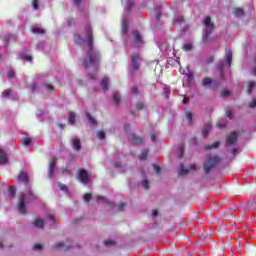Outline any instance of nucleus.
Returning a JSON list of instances; mask_svg holds the SVG:
<instances>
[{
	"label": "nucleus",
	"mask_w": 256,
	"mask_h": 256,
	"mask_svg": "<svg viewBox=\"0 0 256 256\" xmlns=\"http://www.w3.org/2000/svg\"><path fill=\"white\" fill-rule=\"evenodd\" d=\"M235 153H237V148H234L233 150H232V155L235 157Z\"/></svg>",
	"instance_id": "69168bd1"
},
{
	"label": "nucleus",
	"mask_w": 256,
	"mask_h": 256,
	"mask_svg": "<svg viewBox=\"0 0 256 256\" xmlns=\"http://www.w3.org/2000/svg\"><path fill=\"white\" fill-rule=\"evenodd\" d=\"M71 247L69 244H65L63 242H58L54 245L55 249H69Z\"/></svg>",
	"instance_id": "dca6fc26"
},
{
	"label": "nucleus",
	"mask_w": 256,
	"mask_h": 256,
	"mask_svg": "<svg viewBox=\"0 0 256 256\" xmlns=\"http://www.w3.org/2000/svg\"><path fill=\"white\" fill-rule=\"evenodd\" d=\"M225 122H217V127H218V129H223V127H225Z\"/></svg>",
	"instance_id": "864d4df0"
},
{
	"label": "nucleus",
	"mask_w": 256,
	"mask_h": 256,
	"mask_svg": "<svg viewBox=\"0 0 256 256\" xmlns=\"http://www.w3.org/2000/svg\"><path fill=\"white\" fill-rule=\"evenodd\" d=\"M73 149L75 151H81V140L77 137L72 138Z\"/></svg>",
	"instance_id": "f8f14e48"
},
{
	"label": "nucleus",
	"mask_w": 256,
	"mask_h": 256,
	"mask_svg": "<svg viewBox=\"0 0 256 256\" xmlns=\"http://www.w3.org/2000/svg\"><path fill=\"white\" fill-rule=\"evenodd\" d=\"M210 131H211V124L207 123L205 124L202 130V135H209Z\"/></svg>",
	"instance_id": "aec40b11"
},
{
	"label": "nucleus",
	"mask_w": 256,
	"mask_h": 256,
	"mask_svg": "<svg viewBox=\"0 0 256 256\" xmlns=\"http://www.w3.org/2000/svg\"><path fill=\"white\" fill-rule=\"evenodd\" d=\"M32 33L35 35H43L45 33V30L43 28L35 27L32 29Z\"/></svg>",
	"instance_id": "412c9836"
},
{
	"label": "nucleus",
	"mask_w": 256,
	"mask_h": 256,
	"mask_svg": "<svg viewBox=\"0 0 256 256\" xmlns=\"http://www.w3.org/2000/svg\"><path fill=\"white\" fill-rule=\"evenodd\" d=\"M16 191L14 187L9 188V197H15Z\"/></svg>",
	"instance_id": "a19ab883"
},
{
	"label": "nucleus",
	"mask_w": 256,
	"mask_h": 256,
	"mask_svg": "<svg viewBox=\"0 0 256 256\" xmlns=\"http://www.w3.org/2000/svg\"><path fill=\"white\" fill-rule=\"evenodd\" d=\"M18 180H19V181H23L24 185H27V173L21 172V173L18 175Z\"/></svg>",
	"instance_id": "a211bd4d"
},
{
	"label": "nucleus",
	"mask_w": 256,
	"mask_h": 256,
	"mask_svg": "<svg viewBox=\"0 0 256 256\" xmlns=\"http://www.w3.org/2000/svg\"><path fill=\"white\" fill-rule=\"evenodd\" d=\"M226 115L229 119H232L233 114L231 113V110H226Z\"/></svg>",
	"instance_id": "6e6d98bb"
},
{
	"label": "nucleus",
	"mask_w": 256,
	"mask_h": 256,
	"mask_svg": "<svg viewBox=\"0 0 256 256\" xmlns=\"http://www.w3.org/2000/svg\"><path fill=\"white\" fill-rule=\"evenodd\" d=\"M105 136H106V134L103 130H100L97 132L98 139L103 140V139H105Z\"/></svg>",
	"instance_id": "2f4dec72"
},
{
	"label": "nucleus",
	"mask_w": 256,
	"mask_h": 256,
	"mask_svg": "<svg viewBox=\"0 0 256 256\" xmlns=\"http://www.w3.org/2000/svg\"><path fill=\"white\" fill-rule=\"evenodd\" d=\"M32 5H33V9H35V10L39 9V3L37 0H33Z\"/></svg>",
	"instance_id": "49530a36"
},
{
	"label": "nucleus",
	"mask_w": 256,
	"mask_h": 256,
	"mask_svg": "<svg viewBox=\"0 0 256 256\" xmlns=\"http://www.w3.org/2000/svg\"><path fill=\"white\" fill-rule=\"evenodd\" d=\"M221 95H222V97H226V95H229V91L223 90V91L221 92Z\"/></svg>",
	"instance_id": "bf43d9fd"
},
{
	"label": "nucleus",
	"mask_w": 256,
	"mask_h": 256,
	"mask_svg": "<svg viewBox=\"0 0 256 256\" xmlns=\"http://www.w3.org/2000/svg\"><path fill=\"white\" fill-rule=\"evenodd\" d=\"M132 93H133L134 95H137V87H133V88H132Z\"/></svg>",
	"instance_id": "052dcab7"
},
{
	"label": "nucleus",
	"mask_w": 256,
	"mask_h": 256,
	"mask_svg": "<svg viewBox=\"0 0 256 256\" xmlns=\"http://www.w3.org/2000/svg\"><path fill=\"white\" fill-rule=\"evenodd\" d=\"M113 100L115 101V103H119L121 101V96L119 95V93L113 94Z\"/></svg>",
	"instance_id": "f704fd0d"
},
{
	"label": "nucleus",
	"mask_w": 256,
	"mask_h": 256,
	"mask_svg": "<svg viewBox=\"0 0 256 256\" xmlns=\"http://www.w3.org/2000/svg\"><path fill=\"white\" fill-rule=\"evenodd\" d=\"M157 215H159V211L153 210V211H152V217H153V219H155V217H157Z\"/></svg>",
	"instance_id": "4d7b16f0"
},
{
	"label": "nucleus",
	"mask_w": 256,
	"mask_h": 256,
	"mask_svg": "<svg viewBox=\"0 0 256 256\" xmlns=\"http://www.w3.org/2000/svg\"><path fill=\"white\" fill-rule=\"evenodd\" d=\"M255 205V203H253L252 201L248 202V207H253Z\"/></svg>",
	"instance_id": "e2e57ef3"
},
{
	"label": "nucleus",
	"mask_w": 256,
	"mask_h": 256,
	"mask_svg": "<svg viewBox=\"0 0 256 256\" xmlns=\"http://www.w3.org/2000/svg\"><path fill=\"white\" fill-rule=\"evenodd\" d=\"M101 87L103 91H107L109 89V79L107 77H104L101 81Z\"/></svg>",
	"instance_id": "2eb2a0df"
},
{
	"label": "nucleus",
	"mask_w": 256,
	"mask_h": 256,
	"mask_svg": "<svg viewBox=\"0 0 256 256\" xmlns=\"http://www.w3.org/2000/svg\"><path fill=\"white\" fill-rule=\"evenodd\" d=\"M186 119L188 120V123H192V121H193V114H191V112H187Z\"/></svg>",
	"instance_id": "79ce46f5"
},
{
	"label": "nucleus",
	"mask_w": 256,
	"mask_h": 256,
	"mask_svg": "<svg viewBox=\"0 0 256 256\" xmlns=\"http://www.w3.org/2000/svg\"><path fill=\"white\" fill-rule=\"evenodd\" d=\"M131 140H132V143H134V144L141 143L143 141V139H141V137H137L135 135L131 136Z\"/></svg>",
	"instance_id": "c756f323"
},
{
	"label": "nucleus",
	"mask_w": 256,
	"mask_h": 256,
	"mask_svg": "<svg viewBox=\"0 0 256 256\" xmlns=\"http://www.w3.org/2000/svg\"><path fill=\"white\" fill-rule=\"evenodd\" d=\"M76 5H79L81 3V0H73Z\"/></svg>",
	"instance_id": "338daca9"
},
{
	"label": "nucleus",
	"mask_w": 256,
	"mask_h": 256,
	"mask_svg": "<svg viewBox=\"0 0 256 256\" xmlns=\"http://www.w3.org/2000/svg\"><path fill=\"white\" fill-rule=\"evenodd\" d=\"M151 141H157V137L155 136V134L151 135Z\"/></svg>",
	"instance_id": "680f3d73"
},
{
	"label": "nucleus",
	"mask_w": 256,
	"mask_h": 256,
	"mask_svg": "<svg viewBox=\"0 0 256 256\" xmlns=\"http://www.w3.org/2000/svg\"><path fill=\"white\" fill-rule=\"evenodd\" d=\"M41 249H43V245L41 244L34 245V251H41Z\"/></svg>",
	"instance_id": "09e8293b"
},
{
	"label": "nucleus",
	"mask_w": 256,
	"mask_h": 256,
	"mask_svg": "<svg viewBox=\"0 0 256 256\" xmlns=\"http://www.w3.org/2000/svg\"><path fill=\"white\" fill-rule=\"evenodd\" d=\"M233 13H234L235 17H242V15H243V9H241V8H236V9H234Z\"/></svg>",
	"instance_id": "bb28decb"
},
{
	"label": "nucleus",
	"mask_w": 256,
	"mask_h": 256,
	"mask_svg": "<svg viewBox=\"0 0 256 256\" xmlns=\"http://www.w3.org/2000/svg\"><path fill=\"white\" fill-rule=\"evenodd\" d=\"M122 3L125 5L127 11H131V7H133L132 0H122Z\"/></svg>",
	"instance_id": "6ab92c4d"
},
{
	"label": "nucleus",
	"mask_w": 256,
	"mask_h": 256,
	"mask_svg": "<svg viewBox=\"0 0 256 256\" xmlns=\"http://www.w3.org/2000/svg\"><path fill=\"white\" fill-rule=\"evenodd\" d=\"M77 179H78V181H80L81 183H84V185H86V183H89V181H90L89 173H87L85 170H80L77 173Z\"/></svg>",
	"instance_id": "423d86ee"
},
{
	"label": "nucleus",
	"mask_w": 256,
	"mask_h": 256,
	"mask_svg": "<svg viewBox=\"0 0 256 256\" xmlns=\"http://www.w3.org/2000/svg\"><path fill=\"white\" fill-rule=\"evenodd\" d=\"M188 79H193V74L189 73V74H186Z\"/></svg>",
	"instance_id": "0e129e2a"
},
{
	"label": "nucleus",
	"mask_w": 256,
	"mask_h": 256,
	"mask_svg": "<svg viewBox=\"0 0 256 256\" xmlns=\"http://www.w3.org/2000/svg\"><path fill=\"white\" fill-rule=\"evenodd\" d=\"M219 161H221V158H219V156H207L206 161L204 163V171L205 173H209L211 171V169H213V167H215V165H217V163H219Z\"/></svg>",
	"instance_id": "20e7f679"
},
{
	"label": "nucleus",
	"mask_w": 256,
	"mask_h": 256,
	"mask_svg": "<svg viewBox=\"0 0 256 256\" xmlns=\"http://www.w3.org/2000/svg\"><path fill=\"white\" fill-rule=\"evenodd\" d=\"M22 61H31V56L27 55V54H23L21 56Z\"/></svg>",
	"instance_id": "37998d69"
},
{
	"label": "nucleus",
	"mask_w": 256,
	"mask_h": 256,
	"mask_svg": "<svg viewBox=\"0 0 256 256\" xmlns=\"http://www.w3.org/2000/svg\"><path fill=\"white\" fill-rule=\"evenodd\" d=\"M249 107H250V109H255V107H256V99H253V100L249 103Z\"/></svg>",
	"instance_id": "a18cd8bd"
},
{
	"label": "nucleus",
	"mask_w": 256,
	"mask_h": 256,
	"mask_svg": "<svg viewBox=\"0 0 256 256\" xmlns=\"http://www.w3.org/2000/svg\"><path fill=\"white\" fill-rule=\"evenodd\" d=\"M86 39L81 37V35L76 34L74 36V41L77 45H84L86 51V57L82 60L83 67H94L97 69L99 65V52L93 49V31L91 26H87L85 29Z\"/></svg>",
	"instance_id": "f257e3e1"
},
{
	"label": "nucleus",
	"mask_w": 256,
	"mask_h": 256,
	"mask_svg": "<svg viewBox=\"0 0 256 256\" xmlns=\"http://www.w3.org/2000/svg\"><path fill=\"white\" fill-rule=\"evenodd\" d=\"M9 95H11V90H5L4 92H2V97H4L5 99H7Z\"/></svg>",
	"instance_id": "c03bdc74"
},
{
	"label": "nucleus",
	"mask_w": 256,
	"mask_h": 256,
	"mask_svg": "<svg viewBox=\"0 0 256 256\" xmlns=\"http://www.w3.org/2000/svg\"><path fill=\"white\" fill-rule=\"evenodd\" d=\"M225 60H226V64L225 61L221 60L218 63V71L221 75H223V67H231V61H233V51H231V48H226L225 49Z\"/></svg>",
	"instance_id": "7ed1b4c3"
},
{
	"label": "nucleus",
	"mask_w": 256,
	"mask_h": 256,
	"mask_svg": "<svg viewBox=\"0 0 256 256\" xmlns=\"http://www.w3.org/2000/svg\"><path fill=\"white\" fill-rule=\"evenodd\" d=\"M33 225H34V227H37L38 229H43L45 222L43 221V219L37 217L33 220Z\"/></svg>",
	"instance_id": "ddd939ff"
},
{
	"label": "nucleus",
	"mask_w": 256,
	"mask_h": 256,
	"mask_svg": "<svg viewBox=\"0 0 256 256\" xmlns=\"http://www.w3.org/2000/svg\"><path fill=\"white\" fill-rule=\"evenodd\" d=\"M195 169H197V165H195V164H192L190 166V169H185L183 167V164H181L179 166V173H180V175H187V173H189V171H195Z\"/></svg>",
	"instance_id": "9b49d317"
},
{
	"label": "nucleus",
	"mask_w": 256,
	"mask_h": 256,
	"mask_svg": "<svg viewBox=\"0 0 256 256\" xmlns=\"http://www.w3.org/2000/svg\"><path fill=\"white\" fill-rule=\"evenodd\" d=\"M127 29H129V20L127 18H122V35L127 34Z\"/></svg>",
	"instance_id": "4468645a"
},
{
	"label": "nucleus",
	"mask_w": 256,
	"mask_h": 256,
	"mask_svg": "<svg viewBox=\"0 0 256 256\" xmlns=\"http://www.w3.org/2000/svg\"><path fill=\"white\" fill-rule=\"evenodd\" d=\"M96 203L101 204V203H106L109 204V201L105 199L103 196H97L96 197Z\"/></svg>",
	"instance_id": "5701e85b"
},
{
	"label": "nucleus",
	"mask_w": 256,
	"mask_h": 256,
	"mask_svg": "<svg viewBox=\"0 0 256 256\" xmlns=\"http://www.w3.org/2000/svg\"><path fill=\"white\" fill-rule=\"evenodd\" d=\"M139 61H141V58L139 57V54H134L131 57V69L134 71H137L139 69Z\"/></svg>",
	"instance_id": "6e6552de"
},
{
	"label": "nucleus",
	"mask_w": 256,
	"mask_h": 256,
	"mask_svg": "<svg viewBox=\"0 0 256 256\" xmlns=\"http://www.w3.org/2000/svg\"><path fill=\"white\" fill-rule=\"evenodd\" d=\"M49 221L50 225H54L56 219H55V216H53V214H49L47 217H46V222Z\"/></svg>",
	"instance_id": "a878e982"
},
{
	"label": "nucleus",
	"mask_w": 256,
	"mask_h": 256,
	"mask_svg": "<svg viewBox=\"0 0 256 256\" xmlns=\"http://www.w3.org/2000/svg\"><path fill=\"white\" fill-rule=\"evenodd\" d=\"M220 144V142H214L211 146H207L206 149H217Z\"/></svg>",
	"instance_id": "e433bc0d"
},
{
	"label": "nucleus",
	"mask_w": 256,
	"mask_h": 256,
	"mask_svg": "<svg viewBox=\"0 0 256 256\" xmlns=\"http://www.w3.org/2000/svg\"><path fill=\"white\" fill-rule=\"evenodd\" d=\"M137 109H143L144 105L143 103L139 102L136 104Z\"/></svg>",
	"instance_id": "13d9d810"
},
{
	"label": "nucleus",
	"mask_w": 256,
	"mask_h": 256,
	"mask_svg": "<svg viewBox=\"0 0 256 256\" xmlns=\"http://www.w3.org/2000/svg\"><path fill=\"white\" fill-rule=\"evenodd\" d=\"M204 25L206 29L203 32V41L204 43H207V41H209V35H211V31H213V23L211 22L210 17H206L204 19Z\"/></svg>",
	"instance_id": "39448f33"
},
{
	"label": "nucleus",
	"mask_w": 256,
	"mask_h": 256,
	"mask_svg": "<svg viewBox=\"0 0 256 256\" xmlns=\"http://www.w3.org/2000/svg\"><path fill=\"white\" fill-rule=\"evenodd\" d=\"M141 186L144 188V189H149V181L148 180H143L141 182Z\"/></svg>",
	"instance_id": "ea45409f"
},
{
	"label": "nucleus",
	"mask_w": 256,
	"mask_h": 256,
	"mask_svg": "<svg viewBox=\"0 0 256 256\" xmlns=\"http://www.w3.org/2000/svg\"><path fill=\"white\" fill-rule=\"evenodd\" d=\"M239 137V133L237 132H231L227 139H226V145L229 147V145H235L237 143V138Z\"/></svg>",
	"instance_id": "0eeeda50"
},
{
	"label": "nucleus",
	"mask_w": 256,
	"mask_h": 256,
	"mask_svg": "<svg viewBox=\"0 0 256 256\" xmlns=\"http://www.w3.org/2000/svg\"><path fill=\"white\" fill-rule=\"evenodd\" d=\"M133 37H134V45L136 47H141L143 45V38L141 37V34H139V31H134Z\"/></svg>",
	"instance_id": "9d476101"
},
{
	"label": "nucleus",
	"mask_w": 256,
	"mask_h": 256,
	"mask_svg": "<svg viewBox=\"0 0 256 256\" xmlns=\"http://www.w3.org/2000/svg\"><path fill=\"white\" fill-rule=\"evenodd\" d=\"M86 117L90 125L95 127L97 125V122L95 121V118H92L89 113H86Z\"/></svg>",
	"instance_id": "4be33fe9"
},
{
	"label": "nucleus",
	"mask_w": 256,
	"mask_h": 256,
	"mask_svg": "<svg viewBox=\"0 0 256 256\" xmlns=\"http://www.w3.org/2000/svg\"><path fill=\"white\" fill-rule=\"evenodd\" d=\"M104 245L106 247H113L115 245V241H113V240H105L104 241Z\"/></svg>",
	"instance_id": "72a5a7b5"
},
{
	"label": "nucleus",
	"mask_w": 256,
	"mask_h": 256,
	"mask_svg": "<svg viewBox=\"0 0 256 256\" xmlns=\"http://www.w3.org/2000/svg\"><path fill=\"white\" fill-rule=\"evenodd\" d=\"M55 165H57V159L52 158L49 162V168H48V177L50 179H53V173L55 171Z\"/></svg>",
	"instance_id": "1a4fd4ad"
},
{
	"label": "nucleus",
	"mask_w": 256,
	"mask_h": 256,
	"mask_svg": "<svg viewBox=\"0 0 256 256\" xmlns=\"http://www.w3.org/2000/svg\"><path fill=\"white\" fill-rule=\"evenodd\" d=\"M37 87H38V85L36 83H34L30 86L32 93H34V91H37Z\"/></svg>",
	"instance_id": "603ef678"
},
{
	"label": "nucleus",
	"mask_w": 256,
	"mask_h": 256,
	"mask_svg": "<svg viewBox=\"0 0 256 256\" xmlns=\"http://www.w3.org/2000/svg\"><path fill=\"white\" fill-rule=\"evenodd\" d=\"M212 81L211 78H204L202 81V84L204 87H209V85H211Z\"/></svg>",
	"instance_id": "7c9ffc66"
},
{
	"label": "nucleus",
	"mask_w": 256,
	"mask_h": 256,
	"mask_svg": "<svg viewBox=\"0 0 256 256\" xmlns=\"http://www.w3.org/2000/svg\"><path fill=\"white\" fill-rule=\"evenodd\" d=\"M7 163V154L0 150V165H5Z\"/></svg>",
	"instance_id": "f3484780"
},
{
	"label": "nucleus",
	"mask_w": 256,
	"mask_h": 256,
	"mask_svg": "<svg viewBox=\"0 0 256 256\" xmlns=\"http://www.w3.org/2000/svg\"><path fill=\"white\" fill-rule=\"evenodd\" d=\"M43 87H44V89H46L47 91H53V86H51L50 84H44Z\"/></svg>",
	"instance_id": "de8ad7c7"
},
{
	"label": "nucleus",
	"mask_w": 256,
	"mask_h": 256,
	"mask_svg": "<svg viewBox=\"0 0 256 256\" xmlns=\"http://www.w3.org/2000/svg\"><path fill=\"white\" fill-rule=\"evenodd\" d=\"M147 155H149V151L148 150L142 151L140 156H139L140 161H145V159H147Z\"/></svg>",
	"instance_id": "393cba45"
},
{
	"label": "nucleus",
	"mask_w": 256,
	"mask_h": 256,
	"mask_svg": "<svg viewBox=\"0 0 256 256\" xmlns=\"http://www.w3.org/2000/svg\"><path fill=\"white\" fill-rule=\"evenodd\" d=\"M89 79H95V75L94 74H90L89 75Z\"/></svg>",
	"instance_id": "774afa93"
},
{
	"label": "nucleus",
	"mask_w": 256,
	"mask_h": 256,
	"mask_svg": "<svg viewBox=\"0 0 256 256\" xmlns=\"http://www.w3.org/2000/svg\"><path fill=\"white\" fill-rule=\"evenodd\" d=\"M58 187H59L60 191L67 193V186H65V184L58 183Z\"/></svg>",
	"instance_id": "4c0bfd02"
},
{
	"label": "nucleus",
	"mask_w": 256,
	"mask_h": 256,
	"mask_svg": "<svg viewBox=\"0 0 256 256\" xmlns=\"http://www.w3.org/2000/svg\"><path fill=\"white\" fill-rule=\"evenodd\" d=\"M174 25H183V16H177L174 19Z\"/></svg>",
	"instance_id": "c85d7f7f"
},
{
	"label": "nucleus",
	"mask_w": 256,
	"mask_h": 256,
	"mask_svg": "<svg viewBox=\"0 0 256 256\" xmlns=\"http://www.w3.org/2000/svg\"><path fill=\"white\" fill-rule=\"evenodd\" d=\"M255 82H249V85H248V93H251L253 91V89H255Z\"/></svg>",
	"instance_id": "c9c22d12"
},
{
	"label": "nucleus",
	"mask_w": 256,
	"mask_h": 256,
	"mask_svg": "<svg viewBox=\"0 0 256 256\" xmlns=\"http://www.w3.org/2000/svg\"><path fill=\"white\" fill-rule=\"evenodd\" d=\"M91 197H92L91 194H89V193H88V194H85V195H84V201H85L86 203H89V200L91 199Z\"/></svg>",
	"instance_id": "8fccbe9b"
},
{
	"label": "nucleus",
	"mask_w": 256,
	"mask_h": 256,
	"mask_svg": "<svg viewBox=\"0 0 256 256\" xmlns=\"http://www.w3.org/2000/svg\"><path fill=\"white\" fill-rule=\"evenodd\" d=\"M183 49L184 51H191V49H193V45L191 43H185L183 45Z\"/></svg>",
	"instance_id": "473e14b6"
},
{
	"label": "nucleus",
	"mask_w": 256,
	"mask_h": 256,
	"mask_svg": "<svg viewBox=\"0 0 256 256\" xmlns=\"http://www.w3.org/2000/svg\"><path fill=\"white\" fill-rule=\"evenodd\" d=\"M31 201H35V195L31 190H27V192H23L18 201V211L21 215H25L27 213V205L31 203Z\"/></svg>",
	"instance_id": "f03ea898"
},
{
	"label": "nucleus",
	"mask_w": 256,
	"mask_h": 256,
	"mask_svg": "<svg viewBox=\"0 0 256 256\" xmlns=\"http://www.w3.org/2000/svg\"><path fill=\"white\" fill-rule=\"evenodd\" d=\"M75 117H76L75 112H70L68 115L69 123H71V124L75 123Z\"/></svg>",
	"instance_id": "cd10ccee"
},
{
	"label": "nucleus",
	"mask_w": 256,
	"mask_h": 256,
	"mask_svg": "<svg viewBox=\"0 0 256 256\" xmlns=\"http://www.w3.org/2000/svg\"><path fill=\"white\" fill-rule=\"evenodd\" d=\"M164 93H165L166 97H169V94L171 93V89L169 87H165Z\"/></svg>",
	"instance_id": "3c124183"
},
{
	"label": "nucleus",
	"mask_w": 256,
	"mask_h": 256,
	"mask_svg": "<svg viewBox=\"0 0 256 256\" xmlns=\"http://www.w3.org/2000/svg\"><path fill=\"white\" fill-rule=\"evenodd\" d=\"M13 77H15V72L9 71L8 72V79H13Z\"/></svg>",
	"instance_id": "5fc2aeb1"
},
{
	"label": "nucleus",
	"mask_w": 256,
	"mask_h": 256,
	"mask_svg": "<svg viewBox=\"0 0 256 256\" xmlns=\"http://www.w3.org/2000/svg\"><path fill=\"white\" fill-rule=\"evenodd\" d=\"M156 175H159V173H161V168L159 166H157V164H153L152 165Z\"/></svg>",
	"instance_id": "58836bf2"
},
{
	"label": "nucleus",
	"mask_w": 256,
	"mask_h": 256,
	"mask_svg": "<svg viewBox=\"0 0 256 256\" xmlns=\"http://www.w3.org/2000/svg\"><path fill=\"white\" fill-rule=\"evenodd\" d=\"M22 145H25V147H29L31 145V138L25 137L21 140Z\"/></svg>",
	"instance_id": "b1692460"
}]
</instances>
